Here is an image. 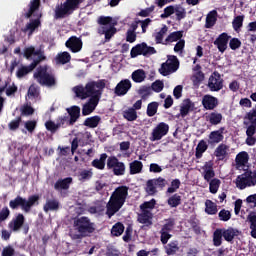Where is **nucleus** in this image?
Wrapping results in <instances>:
<instances>
[{
  "label": "nucleus",
  "mask_w": 256,
  "mask_h": 256,
  "mask_svg": "<svg viewBox=\"0 0 256 256\" xmlns=\"http://www.w3.org/2000/svg\"><path fill=\"white\" fill-rule=\"evenodd\" d=\"M93 177V170H82L79 174V180L80 181H89Z\"/></svg>",
  "instance_id": "6e6d98bb"
},
{
  "label": "nucleus",
  "mask_w": 256,
  "mask_h": 256,
  "mask_svg": "<svg viewBox=\"0 0 256 256\" xmlns=\"http://www.w3.org/2000/svg\"><path fill=\"white\" fill-rule=\"evenodd\" d=\"M105 161H107V154L103 153L100 155L99 159L92 161V167H95V169L103 170L105 169Z\"/></svg>",
  "instance_id": "58836bf2"
},
{
  "label": "nucleus",
  "mask_w": 256,
  "mask_h": 256,
  "mask_svg": "<svg viewBox=\"0 0 256 256\" xmlns=\"http://www.w3.org/2000/svg\"><path fill=\"white\" fill-rule=\"evenodd\" d=\"M67 112L70 117L67 121L68 125H75V123H77V119L81 117V108H79L78 106H72L70 108H67Z\"/></svg>",
  "instance_id": "4be33fe9"
},
{
  "label": "nucleus",
  "mask_w": 256,
  "mask_h": 256,
  "mask_svg": "<svg viewBox=\"0 0 256 256\" xmlns=\"http://www.w3.org/2000/svg\"><path fill=\"white\" fill-rule=\"evenodd\" d=\"M123 117L127 121H136L137 120V111L133 108H128L123 112Z\"/></svg>",
  "instance_id": "de8ad7c7"
},
{
  "label": "nucleus",
  "mask_w": 256,
  "mask_h": 256,
  "mask_svg": "<svg viewBox=\"0 0 256 256\" xmlns=\"http://www.w3.org/2000/svg\"><path fill=\"white\" fill-rule=\"evenodd\" d=\"M208 183L210 193H212V195L217 194V191H219V187H221V180H219L218 178H213L208 181Z\"/></svg>",
  "instance_id": "37998d69"
},
{
  "label": "nucleus",
  "mask_w": 256,
  "mask_h": 256,
  "mask_svg": "<svg viewBox=\"0 0 256 256\" xmlns=\"http://www.w3.org/2000/svg\"><path fill=\"white\" fill-rule=\"evenodd\" d=\"M221 243H223V229H216L213 233V245L221 247Z\"/></svg>",
  "instance_id": "79ce46f5"
},
{
  "label": "nucleus",
  "mask_w": 256,
  "mask_h": 256,
  "mask_svg": "<svg viewBox=\"0 0 256 256\" xmlns=\"http://www.w3.org/2000/svg\"><path fill=\"white\" fill-rule=\"evenodd\" d=\"M146 78L147 74L143 69L135 70L132 73V80L134 81V83H143V81H145Z\"/></svg>",
  "instance_id": "f704fd0d"
},
{
  "label": "nucleus",
  "mask_w": 256,
  "mask_h": 256,
  "mask_svg": "<svg viewBox=\"0 0 256 256\" xmlns=\"http://www.w3.org/2000/svg\"><path fill=\"white\" fill-rule=\"evenodd\" d=\"M165 251L168 255H175L179 251V244L177 242H170L165 246Z\"/></svg>",
  "instance_id": "09e8293b"
},
{
  "label": "nucleus",
  "mask_w": 256,
  "mask_h": 256,
  "mask_svg": "<svg viewBox=\"0 0 256 256\" xmlns=\"http://www.w3.org/2000/svg\"><path fill=\"white\" fill-rule=\"evenodd\" d=\"M39 25H41V21L39 19L32 20L26 25L25 31H30V33H33V31H35Z\"/></svg>",
  "instance_id": "bf43d9fd"
},
{
  "label": "nucleus",
  "mask_w": 256,
  "mask_h": 256,
  "mask_svg": "<svg viewBox=\"0 0 256 256\" xmlns=\"http://www.w3.org/2000/svg\"><path fill=\"white\" fill-rule=\"evenodd\" d=\"M41 7V0H31L28 4V11L25 12L24 17L26 19H31L35 13L39 10Z\"/></svg>",
  "instance_id": "b1692460"
},
{
  "label": "nucleus",
  "mask_w": 256,
  "mask_h": 256,
  "mask_svg": "<svg viewBox=\"0 0 256 256\" xmlns=\"http://www.w3.org/2000/svg\"><path fill=\"white\" fill-rule=\"evenodd\" d=\"M25 129L28 130V133H33L35 129H37V121L35 120H28L24 124Z\"/></svg>",
  "instance_id": "e2e57ef3"
},
{
  "label": "nucleus",
  "mask_w": 256,
  "mask_h": 256,
  "mask_svg": "<svg viewBox=\"0 0 256 256\" xmlns=\"http://www.w3.org/2000/svg\"><path fill=\"white\" fill-rule=\"evenodd\" d=\"M235 185L238 189H247V187H255L256 185V171L247 170L243 174L237 176Z\"/></svg>",
  "instance_id": "6e6552de"
},
{
  "label": "nucleus",
  "mask_w": 256,
  "mask_h": 256,
  "mask_svg": "<svg viewBox=\"0 0 256 256\" xmlns=\"http://www.w3.org/2000/svg\"><path fill=\"white\" fill-rule=\"evenodd\" d=\"M155 48L147 46V44H138L131 50V57H137L138 55H155Z\"/></svg>",
  "instance_id": "4468645a"
},
{
  "label": "nucleus",
  "mask_w": 256,
  "mask_h": 256,
  "mask_svg": "<svg viewBox=\"0 0 256 256\" xmlns=\"http://www.w3.org/2000/svg\"><path fill=\"white\" fill-rule=\"evenodd\" d=\"M149 23H151V19L133 22L131 24V28L127 31L126 40L128 41V43H135V40L137 39V35L135 34V31H137V27H141L142 33H147Z\"/></svg>",
  "instance_id": "1a4fd4ad"
},
{
  "label": "nucleus",
  "mask_w": 256,
  "mask_h": 256,
  "mask_svg": "<svg viewBox=\"0 0 256 256\" xmlns=\"http://www.w3.org/2000/svg\"><path fill=\"white\" fill-rule=\"evenodd\" d=\"M168 205H170V207H178V205H181V196L177 194L171 196L168 199Z\"/></svg>",
  "instance_id": "13d9d810"
},
{
  "label": "nucleus",
  "mask_w": 256,
  "mask_h": 256,
  "mask_svg": "<svg viewBox=\"0 0 256 256\" xmlns=\"http://www.w3.org/2000/svg\"><path fill=\"white\" fill-rule=\"evenodd\" d=\"M105 89V81L100 80L98 82H90L85 88L83 86H77L73 88V91L76 97H81L82 99H87L89 95L97 97V93H99V99H101V90Z\"/></svg>",
  "instance_id": "39448f33"
},
{
  "label": "nucleus",
  "mask_w": 256,
  "mask_h": 256,
  "mask_svg": "<svg viewBox=\"0 0 256 256\" xmlns=\"http://www.w3.org/2000/svg\"><path fill=\"white\" fill-rule=\"evenodd\" d=\"M218 217L220 221H229V219H231V212L229 210L222 209L219 212Z\"/></svg>",
  "instance_id": "0e129e2a"
},
{
  "label": "nucleus",
  "mask_w": 256,
  "mask_h": 256,
  "mask_svg": "<svg viewBox=\"0 0 256 256\" xmlns=\"http://www.w3.org/2000/svg\"><path fill=\"white\" fill-rule=\"evenodd\" d=\"M183 49H185V40H179L174 46V51L178 53V55H183Z\"/></svg>",
  "instance_id": "69168bd1"
},
{
  "label": "nucleus",
  "mask_w": 256,
  "mask_h": 256,
  "mask_svg": "<svg viewBox=\"0 0 256 256\" xmlns=\"http://www.w3.org/2000/svg\"><path fill=\"white\" fill-rule=\"evenodd\" d=\"M248 221L250 223L251 237L256 239V213L252 212L248 215Z\"/></svg>",
  "instance_id": "c03bdc74"
},
{
  "label": "nucleus",
  "mask_w": 256,
  "mask_h": 256,
  "mask_svg": "<svg viewBox=\"0 0 256 256\" xmlns=\"http://www.w3.org/2000/svg\"><path fill=\"white\" fill-rule=\"evenodd\" d=\"M177 69H179V59H177V56H168L166 62L161 65L159 73L164 77H167V75L175 73Z\"/></svg>",
  "instance_id": "9d476101"
},
{
  "label": "nucleus",
  "mask_w": 256,
  "mask_h": 256,
  "mask_svg": "<svg viewBox=\"0 0 256 256\" xmlns=\"http://www.w3.org/2000/svg\"><path fill=\"white\" fill-rule=\"evenodd\" d=\"M193 109H195V104L191 100H183V102L180 104V114L178 117H187L189 112L193 111Z\"/></svg>",
  "instance_id": "5701e85b"
},
{
  "label": "nucleus",
  "mask_w": 256,
  "mask_h": 256,
  "mask_svg": "<svg viewBox=\"0 0 256 256\" xmlns=\"http://www.w3.org/2000/svg\"><path fill=\"white\" fill-rule=\"evenodd\" d=\"M33 113H35V109L31 105L26 104L21 108V115L29 116L33 115Z\"/></svg>",
  "instance_id": "338daca9"
},
{
  "label": "nucleus",
  "mask_w": 256,
  "mask_h": 256,
  "mask_svg": "<svg viewBox=\"0 0 256 256\" xmlns=\"http://www.w3.org/2000/svg\"><path fill=\"white\" fill-rule=\"evenodd\" d=\"M236 169L239 171H245V168L249 165V153L242 151L236 155L235 158Z\"/></svg>",
  "instance_id": "f3484780"
},
{
  "label": "nucleus",
  "mask_w": 256,
  "mask_h": 256,
  "mask_svg": "<svg viewBox=\"0 0 256 256\" xmlns=\"http://www.w3.org/2000/svg\"><path fill=\"white\" fill-rule=\"evenodd\" d=\"M204 171V179L205 181H211L213 177H215V171H213V163L212 162H206L203 166Z\"/></svg>",
  "instance_id": "cd10ccee"
},
{
  "label": "nucleus",
  "mask_w": 256,
  "mask_h": 256,
  "mask_svg": "<svg viewBox=\"0 0 256 256\" xmlns=\"http://www.w3.org/2000/svg\"><path fill=\"white\" fill-rule=\"evenodd\" d=\"M168 31H169V28L167 27V25H163L161 28L157 29L153 34L155 42L157 44L164 45L165 43L164 37L165 35H167Z\"/></svg>",
  "instance_id": "393cba45"
},
{
  "label": "nucleus",
  "mask_w": 256,
  "mask_h": 256,
  "mask_svg": "<svg viewBox=\"0 0 256 256\" xmlns=\"http://www.w3.org/2000/svg\"><path fill=\"white\" fill-rule=\"evenodd\" d=\"M99 123H101V117L99 116H92L84 121L85 127H89L90 129H95V127H98Z\"/></svg>",
  "instance_id": "ea45409f"
},
{
  "label": "nucleus",
  "mask_w": 256,
  "mask_h": 256,
  "mask_svg": "<svg viewBox=\"0 0 256 256\" xmlns=\"http://www.w3.org/2000/svg\"><path fill=\"white\" fill-rule=\"evenodd\" d=\"M130 175H137L143 171V162L135 160L129 164Z\"/></svg>",
  "instance_id": "72a5a7b5"
},
{
  "label": "nucleus",
  "mask_w": 256,
  "mask_h": 256,
  "mask_svg": "<svg viewBox=\"0 0 256 256\" xmlns=\"http://www.w3.org/2000/svg\"><path fill=\"white\" fill-rule=\"evenodd\" d=\"M28 97H32L33 99L39 97V88L35 84L30 85L28 89Z\"/></svg>",
  "instance_id": "680f3d73"
},
{
  "label": "nucleus",
  "mask_w": 256,
  "mask_h": 256,
  "mask_svg": "<svg viewBox=\"0 0 256 256\" xmlns=\"http://www.w3.org/2000/svg\"><path fill=\"white\" fill-rule=\"evenodd\" d=\"M222 235L225 241H233L239 235V230L235 228L222 229Z\"/></svg>",
  "instance_id": "2f4dec72"
},
{
  "label": "nucleus",
  "mask_w": 256,
  "mask_h": 256,
  "mask_svg": "<svg viewBox=\"0 0 256 256\" xmlns=\"http://www.w3.org/2000/svg\"><path fill=\"white\" fill-rule=\"evenodd\" d=\"M54 19H65V2L56 5Z\"/></svg>",
  "instance_id": "a19ab883"
},
{
  "label": "nucleus",
  "mask_w": 256,
  "mask_h": 256,
  "mask_svg": "<svg viewBox=\"0 0 256 256\" xmlns=\"http://www.w3.org/2000/svg\"><path fill=\"white\" fill-rule=\"evenodd\" d=\"M153 219V213L142 211L141 214L138 216L139 223H142L143 225H146V227H149V225H153V222L151 221Z\"/></svg>",
  "instance_id": "bb28decb"
},
{
  "label": "nucleus",
  "mask_w": 256,
  "mask_h": 256,
  "mask_svg": "<svg viewBox=\"0 0 256 256\" xmlns=\"http://www.w3.org/2000/svg\"><path fill=\"white\" fill-rule=\"evenodd\" d=\"M24 57L27 59H33L32 63L29 66H22L16 72V77L18 79H22L25 75H29L33 69L42 63V61L47 60V56H45V51L41 48L35 49V47L30 46L24 49Z\"/></svg>",
  "instance_id": "f257e3e1"
},
{
  "label": "nucleus",
  "mask_w": 256,
  "mask_h": 256,
  "mask_svg": "<svg viewBox=\"0 0 256 256\" xmlns=\"http://www.w3.org/2000/svg\"><path fill=\"white\" fill-rule=\"evenodd\" d=\"M39 194H34L28 197V199L21 197L18 195L14 199L10 200L9 207L13 211L19 209V207L24 211V213H31V209L35 207V205H39Z\"/></svg>",
  "instance_id": "20e7f679"
},
{
  "label": "nucleus",
  "mask_w": 256,
  "mask_h": 256,
  "mask_svg": "<svg viewBox=\"0 0 256 256\" xmlns=\"http://www.w3.org/2000/svg\"><path fill=\"white\" fill-rule=\"evenodd\" d=\"M9 215H11V210H9V207H3L0 210V223H3V221H7V219H9Z\"/></svg>",
  "instance_id": "052dcab7"
},
{
  "label": "nucleus",
  "mask_w": 256,
  "mask_h": 256,
  "mask_svg": "<svg viewBox=\"0 0 256 256\" xmlns=\"http://www.w3.org/2000/svg\"><path fill=\"white\" fill-rule=\"evenodd\" d=\"M155 199H152L148 202H144L141 206L140 209L142 211H146L147 213H151V211H153V209H155Z\"/></svg>",
  "instance_id": "3c124183"
},
{
  "label": "nucleus",
  "mask_w": 256,
  "mask_h": 256,
  "mask_svg": "<svg viewBox=\"0 0 256 256\" xmlns=\"http://www.w3.org/2000/svg\"><path fill=\"white\" fill-rule=\"evenodd\" d=\"M208 88L210 91H221L223 89V78L217 72H214L208 80Z\"/></svg>",
  "instance_id": "2eb2a0df"
},
{
  "label": "nucleus",
  "mask_w": 256,
  "mask_h": 256,
  "mask_svg": "<svg viewBox=\"0 0 256 256\" xmlns=\"http://www.w3.org/2000/svg\"><path fill=\"white\" fill-rule=\"evenodd\" d=\"M127 195H129V188L126 186H120L115 189L112 193L109 202L107 203V215L108 217H113L123 205H125V201L127 199Z\"/></svg>",
  "instance_id": "f03ea898"
},
{
  "label": "nucleus",
  "mask_w": 256,
  "mask_h": 256,
  "mask_svg": "<svg viewBox=\"0 0 256 256\" xmlns=\"http://www.w3.org/2000/svg\"><path fill=\"white\" fill-rule=\"evenodd\" d=\"M66 47L72 51V53H79L81 49H83V42H81V39L72 36L67 42Z\"/></svg>",
  "instance_id": "412c9836"
},
{
  "label": "nucleus",
  "mask_w": 256,
  "mask_h": 256,
  "mask_svg": "<svg viewBox=\"0 0 256 256\" xmlns=\"http://www.w3.org/2000/svg\"><path fill=\"white\" fill-rule=\"evenodd\" d=\"M217 23V11L213 10L209 12L206 16V29H211Z\"/></svg>",
  "instance_id": "4c0bfd02"
},
{
  "label": "nucleus",
  "mask_w": 256,
  "mask_h": 256,
  "mask_svg": "<svg viewBox=\"0 0 256 256\" xmlns=\"http://www.w3.org/2000/svg\"><path fill=\"white\" fill-rule=\"evenodd\" d=\"M57 209H59V201L57 199L47 200L43 207L45 213H49V211H57Z\"/></svg>",
  "instance_id": "e433bc0d"
},
{
  "label": "nucleus",
  "mask_w": 256,
  "mask_h": 256,
  "mask_svg": "<svg viewBox=\"0 0 256 256\" xmlns=\"http://www.w3.org/2000/svg\"><path fill=\"white\" fill-rule=\"evenodd\" d=\"M169 133V124L165 122L158 123L151 131L150 141H161L162 137H165Z\"/></svg>",
  "instance_id": "9b49d317"
},
{
  "label": "nucleus",
  "mask_w": 256,
  "mask_h": 256,
  "mask_svg": "<svg viewBox=\"0 0 256 256\" xmlns=\"http://www.w3.org/2000/svg\"><path fill=\"white\" fill-rule=\"evenodd\" d=\"M21 121H23V118L21 116H18L15 120L10 121L8 124V128L10 131H17L19 126L21 125Z\"/></svg>",
  "instance_id": "4d7b16f0"
},
{
  "label": "nucleus",
  "mask_w": 256,
  "mask_h": 256,
  "mask_svg": "<svg viewBox=\"0 0 256 256\" xmlns=\"http://www.w3.org/2000/svg\"><path fill=\"white\" fill-rule=\"evenodd\" d=\"M256 125V106L245 116L244 125Z\"/></svg>",
  "instance_id": "49530a36"
},
{
  "label": "nucleus",
  "mask_w": 256,
  "mask_h": 256,
  "mask_svg": "<svg viewBox=\"0 0 256 256\" xmlns=\"http://www.w3.org/2000/svg\"><path fill=\"white\" fill-rule=\"evenodd\" d=\"M107 167L108 169L113 170L114 175H125V164L123 162H119V159H117L115 156L108 158Z\"/></svg>",
  "instance_id": "f8f14e48"
},
{
  "label": "nucleus",
  "mask_w": 256,
  "mask_h": 256,
  "mask_svg": "<svg viewBox=\"0 0 256 256\" xmlns=\"http://www.w3.org/2000/svg\"><path fill=\"white\" fill-rule=\"evenodd\" d=\"M74 229L70 231V237L81 239V237H87L95 231V223L91 222L88 217H80L74 221Z\"/></svg>",
  "instance_id": "7ed1b4c3"
},
{
  "label": "nucleus",
  "mask_w": 256,
  "mask_h": 256,
  "mask_svg": "<svg viewBox=\"0 0 256 256\" xmlns=\"http://www.w3.org/2000/svg\"><path fill=\"white\" fill-rule=\"evenodd\" d=\"M230 38L231 37L227 33H222L216 38L214 45H216L220 53H225V51H227V44L229 43Z\"/></svg>",
  "instance_id": "6ab92c4d"
},
{
  "label": "nucleus",
  "mask_w": 256,
  "mask_h": 256,
  "mask_svg": "<svg viewBox=\"0 0 256 256\" xmlns=\"http://www.w3.org/2000/svg\"><path fill=\"white\" fill-rule=\"evenodd\" d=\"M245 19L244 16H237L234 18L232 22V27L234 31H239L243 27V20Z\"/></svg>",
  "instance_id": "864d4df0"
},
{
  "label": "nucleus",
  "mask_w": 256,
  "mask_h": 256,
  "mask_svg": "<svg viewBox=\"0 0 256 256\" xmlns=\"http://www.w3.org/2000/svg\"><path fill=\"white\" fill-rule=\"evenodd\" d=\"M183 37V31H176L170 33L166 39H164V45H169L171 43H175L176 41H180Z\"/></svg>",
  "instance_id": "473e14b6"
},
{
  "label": "nucleus",
  "mask_w": 256,
  "mask_h": 256,
  "mask_svg": "<svg viewBox=\"0 0 256 256\" xmlns=\"http://www.w3.org/2000/svg\"><path fill=\"white\" fill-rule=\"evenodd\" d=\"M227 151H229V147L225 144H220L214 152V155L217 157L218 161H223L225 157H227Z\"/></svg>",
  "instance_id": "c756f323"
},
{
  "label": "nucleus",
  "mask_w": 256,
  "mask_h": 256,
  "mask_svg": "<svg viewBox=\"0 0 256 256\" xmlns=\"http://www.w3.org/2000/svg\"><path fill=\"white\" fill-rule=\"evenodd\" d=\"M45 127L47 129V131H50V133H57V131L61 128V124L58 123L56 124L55 122L48 120L45 123Z\"/></svg>",
  "instance_id": "8fccbe9b"
},
{
  "label": "nucleus",
  "mask_w": 256,
  "mask_h": 256,
  "mask_svg": "<svg viewBox=\"0 0 256 256\" xmlns=\"http://www.w3.org/2000/svg\"><path fill=\"white\" fill-rule=\"evenodd\" d=\"M33 77L36 79L37 83L43 87H55V85H57L55 75H53L51 68L47 65L39 66Z\"/></svg>",
  "instance_id": "423d86ee"
},
{
  "label": "nucleus",
  "mask_w": 256,
  "mask_h": 256,
  "mask_svg": "<svg viewBox=\"0 0 256 256\" xmlns=\"http://www.w3.org/2000/svg\"><path fill=\"white\" fill-rule=\"evenodd\" d=\"M206 121H209L211 125H219L223 121V114L219 112H211L206 116Z\"/></svg>",
  "instance_id": "c85d7f7f"
},
{
  "label": "nucleus",
  "mask_w": 256,
  "mask_h": 256,
  "mask_svg": "<svg viewBox=\"0 0 256 256\" xmlns=\"http://www.w3.org/2000/svg\"><path fill=\"white\" fill-rule=\"evenodd\" d=\"M15 255V248L12 246H6L2 250V256H13Z\"/></svg>",
  "instance_id": "774afa93"
},
{
  "label": "nucleus",
  "mask_w": 256,
  "mask_h": 256,
  "mask_svg": "<svg viewBox=\"0 0 256 256\" xmlns=\"http://www.w3.org/2000/svg\"><path fill=\"white\" fill-rule=\"evenodd\" d=\"M205 212L208 215H217V204L211 200L205 202Z\"/></svg>",
  "instance_id": "a18cd8bd"
},
{
  "label": "nucleus",
  "mask_w": 256,
  "mask_h": 256,
  "mask_svg": "<svg viewBox=\"0 0 256 256\" xmlns=\"http://www.w3.org/2000/svg\"><path fill=\"white\" fill-rule=\"evenodd\" d=\"M208 148L209 145H207V142L205 140H201L196 147V159H201V157H203V153H205V151H207Z\"/></svg>",
  "instance_id": "c9c22d12"
},
{
  "label": "nucleus",
  "mask_w": 256,
  "mask_h": 256,
  "mask_svg": "<svg viewBox=\"0 0 256 256\" xmlns=\"http://www.w3.org/2000/svg\"><path fill=\"white\" fill-rule=\"evenodd\" d=\"M24 225L25 215H23L22 213L16 214L15 217L8 223L9 229L14 233H17V231H21Z\"/></svg>",
  "instance_id": "dca6fc26"
},
{
  "label": "nucleus",
  "mask_w": 256,
  "mask_h": 256,
  "mask_svg": "<svg viewBox=\"0 0 256 256\" xmlns=\"http://www.w3.org/2000/svg\"><path fill=\"white\" fill-rule=\"evenodd\" d=\"M202 105L207 111H213L219 105V99L209 94H206L202 98Z\"/></svg>",
  "instance_id": "a211bd4d"
},
{
  "label": "nucleus",
  "mask_w": 256,
  "mask_h": 256,
  "mask_svg": "<svg viewBox=\"0 0 256 256\" xmlns=\"http://www.w3.org/2000/svg\"><path fill=\"white\" fill-rule=\"evenodd\" d=\"M98 23L101 25L98 28V33L100 35H105V39L109 41L115 33H117V29L115 28V25H117V22L113 20L112 17L109 16H100L98 18Z\"/></svg>",
  "instance_id": "0eeeda50"
},
{
  "label": "nucleus",
  "mask_w": 256,
  "mask_h": 256,
  "mask_svg": "<svg viewBox=\"0 0 256 256\" xmlns=\"http://www.w3.org/2000/svg\"><path fill=\"white\" fill-rule=\"evenodd\" d=\"M125 231V226L121 223H117L112 227L111 234L114 235V237H119L120 235H123V232Z\"/></svg>",
  "instance_id": "603ef678"
},
{
  "label": "nucleus",
  "mask_w": 256,
  "mask_h": 256,
  "mask_svg": "<svg viewBox=\"0 0 256 256\" xmlns=\"http://www.w3.org/2000/svg\"><path fill=\"white\" fill-rule=\"evenodd\" d=\"M225 131V128H220L219 130L213 131L209 135V141L211 144L215 143H221L223 141L224 136L223 133Z\"/></svg>",
  "instance_id": "a878e982"
},
{
  "label": "nucleus",
  "mask_w": 256,
  "mask_h": 256,
  "mask_svg": "<svg viewBox=\"0 0 256 256\" xmlns=\"http://www.w3.org/2000/svg\"><path fill=\"white\" fill-rule=\"evenodd\" d=\"M83 0H66L65 3V15H71L79 7V3Z\"/></svg>",
  "instance_id": "7c9ffc66"
},
{
  "label": "nucleus",
  "mask_w": 256,
  "mask_h": 256,
  "mask_svg": "<svg viewBox=\"0 0 256 256\" xmlns=\"http://www.w3.org/2000/svg\"><path fill=\"white\" fill-rule=\"evenodd\" d=\"M91 97L82 107V115L87 116L91 115L97 108V105H99V101L101 98H99V93H97V96L89 95Z\"/></svg>",
  "instance_id": "ddd939ff"
},
{
  "label": "nucleus",
  "mask_w": 256,
  "mask_h": 256,
  "mask_svg": "<svg viewBox=\"0 0 256 256\" xmlns=\"http://www.w3.org/2000/svg\"><path fill=\"white\" fill-rule=\"evenodd\" d=\"M129 89H131V80L124 79L116 85L115 93L118 95V97H121L123 95H127Z\"/></svg>",
  "instance_id": "aec40b11"
},
{
  "label": "nucleus",
  "mask_w": 256,
  "mask_h": 256,
  "mask_svg": "<svg viewBox=\"0 0 256 256\" xmlns=\"http://www.w3.org/2000/svg\"><path fill=\"white\" fill-rule=\"evenodd\" d=\"M146 193H148V195H155L157 193V186L155 185L153 179L147 182Z\"/></svg>",
  "instance_id": "5fc2aeb1"
}]
</instances>
